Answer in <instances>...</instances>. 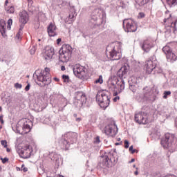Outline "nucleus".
<instances>
[{"instance_id":"nucleus-62","label":"nucleus","mask_w":177,"mask_h":177,"mask_svg":"<svg viewBox=\"0 0 177 177\" xmlns=\"http://www.w3.org/2000/svg\"><path fill=\"white\" fill-rule=\"evenodd\" d=\"M133 168H136V165H133Z\"/></svg>"},{"instance_id":"nucleus-53","label":"nucleus","mask_w":177,"mask_h":177,"mask_svg":"<svg viewBox=\"0 0 177 177\" xmlns=\"http://www.w3.org/2000/svg\"><path fill=\"white\" fill-rule=\"evenodd\" d=\"M62 42V39L61 38H58L57 39V45H59V44H60Z\"/></svg>"},{"instance_id":"nucleus-19","label":"nucleus","mask_w":177,"mask_h":177,"mask_svg":"<svg viewBox=\"0 0 177 177\" xmlns=\"http://www.w3.org/2000/svg\"><path fill=\"white\" fill-rule=\"evenodd\" d=\"M128 71H129V66H123L120 68V69L118 71L117 75L122 80L123 78H126L127 74H128Z\"/></svg>"},{"instance_id":"nucleus-39","label":"nucleus","mask_w":177,"mask_h":177,"mask_svg":"<svg viewBox=\"0 0 177 177\" xmlns=\"http://www.w3.org/2000/svg\"><path fill=\"white\" fill-rule=\"evenodd\" d=\"M95 84H103V77L100 75L97 80H95Z\"/></svg>"},{"instance_id":"nucleus-34","label":"nucleus","mask_w":177,"mask_h":177,"mask_svg":"<svg viewBox=\"0 0 177 177\" xmlns=\"http://www.w3.org/2000/svg\"><path fill=\"white\" fill-rule=\"evenodd\" d=\"M168 96H171V91H164L163 99H168Z\"/></svg>"},{"instance_id":"nucleus-27","label":"nucleus","mask_w":177,"mask_h":177,"mask_svg":"<svg viewBox=\"0 0 177 177\" xmlns=\"http://www.w3.org/2000/svg\"><path fill=\"white\" fill-rule=\"evenodd\" d=\"M176 23L177 20L174 23V22H170V25H165V32H167V34H171L172 32V30L175 29V27H176ZM172 24H174V26H172Z\"/></svg>"},{"instance_id":"nucleus-43","label":"nucleus","mask_w":177,"mask_h":177,"mask_svg":"<svg viewBox=\"0 0 177 177\" xmlns=\"http://www.w3.org/2000/svg\"><path fill=\"white\" fill-rule=\"evenodd\" d=\"M21 171H23L24 172H27V171H28V168L26 167L24 165H22L21 167Z\"/></svg>"},{"instance_id":"nucleus-21","label":"nucleus","mask_w":177,"mask_h":177,"mask_svg":"<svg viewBox=\"0 0 177 177\" xmlns=\"http://www.w3.org/2000/svg\"><path fill=\"white\" fill-rule=\"evenodd\" d=\"M28 21V13L26 10H22L19 12V22L22 24H26Z\"/></svg>"},{"instance_id":"nucleus-7","label":"nucleus","mask_w":177,"mask_h":177,"mask_svg":"<svg viewBox=\"0 0 177 177\" xmlns=\"http://www.w3.org/2000/svg\"><path fill=\"white\" fill-rule=\"evenodd\" d=\"M123 28L126 32H135L138 30V26L133 19H127L123 21Z\"/></svg>"},{"instance_id":"nucleus-26","label":"nucleus","mask_w":177,"mask_h":177,"mask_svg":"<svg viewBox=\"0 0 177 177\" xmlns=\"http://www.w3.org/2000/svg\"><path fill=\"white\" fill-rule=\"evenodd\" d=\"M71 57V55H70L68 54H66L64 53L59 52V60L62 63H67V62H68V60H70Z\"/></svg>"},{"instance_id":"nucleus-40","label":"nucleus","mask_w":177,"mask_h":177,"mask_svg":"<svg viewBox=\"0 0 177 177\" xmlns=\"http://www.w3.org/2000/svg\"><path fill=\"white\" fill-rule=\"evenodd\" d=\"M1 146H3V147L6 148V147H8V141L3 140L1 141Z\"/></svg>"},{"instance_id":"nucleus-13","label":"nucleus","mask_w":177,"mask_h":177,"mask_svg":"<svg viewBox=\"0 0 177 177\" xmlns=\"http://www.w3.org/2000/svg\"><path fill=\"white\" fill-rule=\"evenodd\" d=\"M135 121L138 122V124H147V122H149L147 113L142 111L136 112L135 114Z\"/></svg>"},{"instance_id":"nucleus-47","label":"nucleus","mask_w":177,"mask_h":177,"mask_svg":"<svg viewBox=\"0 0 177 177\" xmlns=\"http://www.w3.org/2000/svg\"><path fill=\"white\" fill-rule=\"evenodd\" d=\"M31 86L30 85V84H27V86L25 87V91H26V92H28V91H30V87Z\"/></svg>"},{"instance_id":"nucleus-64","label":"nucleus","mask_w":177,"mask_h":177,"mask_svg":"<svg viewBox=\"0 0 177 177\" xmlns=\"http://www.w3.org/2000/svg\"><path fill=\"white\" fill-rule=\"evenodd\" d=\"M0 111H2V107L0 106Z\"/></svg>"},{"instance_id":"nucleus-15","label":"nucleus","mask_w":177,"mask_h":177,"mask_svg":"<svg viewBox=\"0 0 177 177\" xmlns=\"http://www.w3.org/2000/svg\"><path fill=\"white\" fill-rule=\"evenodd\" d=\"M151 89L149 87H145L143 88L142 94H139L136 99L138 102H143V100H147L149 99V95H150Z\"/></svg>"},{"instance_id":"nucleus-2","label":"nucleus","mask_w":177,"mask_h":177,"mask_svg":"<svg viewBox=\"0 0 177 177\" xmlns=\"http://www.w3.org/2000/svg\"><path fill=\"white\" fill-rule=\"evenodd\" d=\"M121 48H122V43L120 41H115L106 47V52L109 50V53L111 60H120L122 57Z\"/></svg>"},{"instance_id":"nucleus-24","label":"nucleus","mask_w":177,"mask_h":177,"mask_svg":"<svg viewBox=\"0 0 177 177\" xmlns=\"http://www.w3.org/2000/svg\"><path fill=\"white\" fill-rule=\"evenodd\" d=\"M47 31L49 37H55V35H57L56 33V26L53 24H49Z\"/></svg>"},{"instance_id":"nucleus-20","label":"nucleus","mask_w":177,"mask_h":177,"mask_svg":"<svg viewBox=\"0 0 177 177\" xmlns=\"http://www.w3.org/2000/svg\"><path fill=\"white\" fill-rule=\"evenodd\" d=\"M32 128V122L30 120H24V124L22 127L23 133H28Z\"/></svg>"},{"instance_id":"nucleus-54","label":"nucleus","mask_w":177,"mask_h":177,"mask_svg":"<svg viewBox=\"0 0 177 177\" xmlns=\"http://www.w3.org/2000/svg\"><path fill=\"white\" fill-rule=\"evenodd\" d=\"M131 162H135V158H132L131 161L129 162V164H131Z\"/></svg>"},{"instance_id":"nucleus-45","label":"nucleus","mask_w":177,"mask_h":177,"mask_svg":"<svg viewBox=\"0 0 177 177\" xmlns=\"http://www.w3.org/2000/svg\"><path fill=\"white\" fill-rule=\"evenodd\" d=\"M129 147V142H128V140H124V148L128 149Z\"/></svg>"},{"instance_id":"nucleus-1","label":"nucleus","mask_w":177,"mask_h":177,"mask_svg":"<svg viewBox=\"0 0 177 177\" xmlns=\"http://www.w3.org/2000/svg\"><path fill=\"white\" fill-rule=\"evenodd\" d=\"M161 145L164 149H168L170 151H175L177 149V138L175 135L167 133L161 140Z\"/></svg>"},{"instance_id":"nucleus-23","label":"nucleus","mask_w":177,"mask_h":177,"mask_svg":"<svg viewBox=\"0 0 177 177\" xmlns=\"http://www.w3.org/2000/svg\"><path fill=\"white\" fill-rule=\"evenodd\" d=\"M115 84L118 86L116 91L118 95V93H121V92L125 89V82L124 81V79H120V81L118 80L115 82Z\"/></svg>"},{"instance_id":"nucleus-17","label":"nucleus","mask_w":177,"mask_h":177,"mask_svg":"<svg viewBox=\"0 0 177 177\" xmlns=\"http://www.w3.org/2000/svg\"><path fill=\"white\" fill-rule=\"evenodd\" d=\"M154 46V41L150 39L144 40L141 44V48L144 52H149Z\"/></svg>"},{"instance_id":"nucleus-63","label":"nucleus","mask_w":177,"mask_h":177,"mask_svg":"<svg viewBox=\"0 0 177 177\" xmlns=\"http://www.w3.org/2000/svg\"><path fill=\"white\" fill-rule=\"evenodd\" d=\"M7 3H9V2L8 1H6V5H7Z\"/></svg>"},{"instance_id":"nucleus-35","label":"nucleus","mask_w":177,"mask_h":177,"mask_svg":"<svg viewBox=\"0 0 177 177\" xmlns=\"http://www.w3.org/2000/svg\"><path fill=\"white\" fill-rule=\"evenodd\" d=\"M139 2V4L140 6H143L144 5H146L150 0H138Z\"/></svg>"},{"instance_id":"nucleus-6","label":"nucleus","mask_w":177,"mask_h":177,"mask_svg":"<svg viewBox=\"0 0 177 177\" xmlns=\"http://www.w3.org/2000/svg\"><path fill=\"white\" fill-rule=\"evenodd\" d=\"M77 133L69 132L64 136H62L63 138L59 141V143H62L64 147L67 148L70 146V141L68 140H71L72 143H74V142H77Z\"/></svg>"},{"instance_id":"nucleus-16","label":"nucleus","mask_w":177,"mask_h":177,"mask_svg":"<svg viewBox=\"0 0 177 177\" xmlns=\"http://www.w3.org/2000/svg\"><path fill=\"white\" fill-rule=\"evenodd\" d=\"M18 153L22 158H29L30 151V146L26 145L18 150Z\"/></svg>"},{"instance_id":"nucleus-33","label":"nucleus","mask_w":177,"mask_h":177,"mask_svg":"<svg viewBox=\"0 0 177 177\" xmlns=\"http://www.w3.org/2000/svg\"><path fill=\"white\" fill-rule=\"evenodd\" d=\"M50 157L52 161H57V157H58V156H57V153H51L50 154Z\"/></svg>"},{"instance_id":"nucleus-61","label":"nucleus","mask_w":177,"mask_h":177,"mask_svg":"<svg viewBox=\"0 0 177 177\" xmlns=\"http://www.w3.org/2000/svg\"><path fill=\"white\" fill-rule=\"evenodd\" d=\"M7 151L8 152L10 151V149L9 148H7Z\"/></svg>"},{"instance_id":"nucleus-22","label":"nucleus","mask_w":177,"mask_h":177,"mask_svg":"<svg viewBox=\"0 0 177 177\" xmlns=\"http://www.w3.org/2000/svg\"><path fill=\"white\" fill-rule=\"evenodd\" d=\"M115 82H117V81L110 80L108 83L109 89L113 92V96H118V91H117V85H115Z\"/></svg>"},{"instance_id":"nucleus-18","label":"nucleus","mask_w":177,"mask_h":177,"mask_svg":"<svg viewBox=\"0 0 177 177\" xmlns=\"http://www.w3.org/2000/svg\"><path fill=\"white\" fill-rule=\"evenodd\" d=\"M104 16V12L100 8L95 9L91 13V17L93 20H97V19H102Z\"/></svg>"},{"instance_id":"nucleus-41","label":"nucleus","mask_w":177,"mask_h":177,"mask_svg":"<svg viewBox=\"0 0 177 177\" xmlns=\"http://www.w3.org/2000/svg\"><path fill=\"white\" fill-rule=\"evenodd\" d=\"M22 87L23 86L21 85V84H19V83L15 84V88H16V89H21Z\"/></svg>"},{"instance_id":"nucleus-4","label":"nucleus","mask_w":177,"mask_h":177,"mask_svg":"<svg viewBox=\"0 0 177 177\" xmlns=\"http://www.w3.org/2000/svg\"><path fill=\"white\" fill-rule=\"evenodd\" d=\"M37 80L42 82L41 86H46L52 82L50 79V73H49V68H46L44 71H41L39 74H37Z\"/></svg>"},{"instance_id":"nucleus-50","label":"nucleus","mask_w":177,"mask_h":177,"mask_svg":"<svg viewBox=\"0 0 177 177\" xmlns=\"http://www.w3.org/2000/svg\"><path fill=\"white\" fill-rule=\"evenodd\" d=\"M117 100H120V96L116 95V97L113 98V102H117Z\"/></svg>"},{"instance_id":"nucleus-25","label":"nucleus","mask_w":177,"mask_h":177,"mask_svg":"<svg viewBox=\"0 0 177 177\" xmlns=\"http://www.w3.org/2000/svg\"><path fill=\"white\" fill-rule=\"evenodd\" d=\"M71 49L72 48L70 45L64 44L62 48L60 49L59 52H61L62 53H65L66 55H71V53H72Z\"/></svg>"},{"instance_id":"nucleus-36","label":"nucleus","mask_w":177,"mask_h":177,"mask_svg":"<svg viewBox=\"0 0 177 177\" xmlns=\"http://www.w3.org/2000/svg\"><path fill=\"white\" fill-rule=\"evenodd\" d=\"M23 27H24V25L21 26L19 32L16 35L15 38H17V39H20V33L21 32V31L23 30Z\"/></svg>"},{"instance_id":"nucleus-12","label":"nucleus","mask_w":177,"mask_h":177,"mask_svg":"<svg viewBox=\"0 0 177 177\" xmlns=\"http://www.w3.org/2000/svg\"><path fill=\"white\" fill-rule=\"evenodd\" d=\"M12 24H13V20L12 19H8L7 26L5 21H0V32H1L3 37H6V28L7 30H10L12 28Z\"/></svg>"},{"instance_id":"nucleus-11","label":"nucleus","mask_w":177,"mask_h":177,"mask_svg":"<svg viewBox=\"0 0 177 177\" xmlns=\"http://www.w3.org/2000/svg\"><path fill=\"white\" fill-rule=\"evenodd\" d=\"M162 51L166 55L167 62H170L171 63H174V62H176L177 56L174 52H172L170 46H165L162 48Z\"/></svg>"},{"instance_id":"nucleus-60","label":"nucleus","mask_w":177,"mask_h":177,"mask_svg":"<svg viewBox=\"0 0 177 177\" xmlns=\"http://www.w3.org/2000/svg\"><path fill=\"white\" fill-rule=\"evenodd\" d=\"M77 121H81V118H78L76 119Z\"/></svg>"},{"instance_id":"nucleus-57","label":"nucleus","mask_w":177,"mask_h":177,"mask_svg":"<svg viewBox=\"0 0 177 177\" xmlns=\"http://www.w3.org/2000/svg\"><path fill=\"white\" fill-rule=\"evenodd\" d=\"M140 16L142 18V17H145V14L140 12Z\"/></svg>"},{"instance_id":"nucleus-38","label":"nucleus","mask_w":177,"mask_h":177,"mask_svg":"<svg viewBox=\"0 0 177 177\" xmlns=\"http://www.w3.org/2000/svg\"><path fill=\"white\" fill-rule=\"evenodd\" d=\"M166 15H169V17L165 18V19H164V23H167V21H169V20H171V13H169V11H167V12H166Z\"/></svg>"},{"instance_id":"nucleus-44","label":"nucleus","mask_w":177,"mask_h":177,"mask_svg":"<svg viewBox=\"0 0 177 177\" xmlns=\"http://www.w3.org/2000/svg\"><path fill=\"white\" fill-rule=\"evenodd\" d=\"M68 17L71 20H74L75 19V15H74V13L71 12L69 15Z\"/></svg>"},{"instance_id":"nucleus-28","label":"nucleus","mask_w":177,"mask_h":177,"mask_svg":"<svg viewBox=\"0 0 177 177\" xmlns=\"http://www.w3.org/2000/svg\"><path fill=\"white\" fill-rule=\"evenodd\" d=\"M75 99L77 100L80 101V102H85V99H86L85 95L83 94L82 93H77L76 96H75Z\"/></svg>"},{"instance_id":"nucleus-56","label":"nucleus","mask_w":177,"mask_h":177,"mask_svg":"<svg viewBox=\"0 0 177 177\" xmlns=\"http://www.w3.org/2000/svg\"><path fill=\"white\" fill-rule=\"evenodd\" d=\"M132 150H133V145H131V146L129 147V151H132Z\"/></svg>"},{"instance_id":"nucleus-49","label":"nucleus","mask_w":177,"mask_h":177,"mask_svg":"<svg viewBox=\"0 0 177 177\" xmlns=\"http://www.w3.org/2000/svg\"><path fill=\"white\" fill-rule=\"evenodd\" d=\"M95 143H100V138L99 137L95 138Z\"/></svg>"},{"instance_id":"nucleus-14","label":"nucleus","mask_w":177,"mask_h":177,"mask_svg":"<svg viewBox=\"0 0 177 177\" xmlns=\"http://www.w3.org/2000/svg\"><path fill=\"white\" fill-rule=\"evenodd\" d=\"M55 55V48L52 46H46L44 50L43 56L45 60H50Z\"/></svg>"},{"instance_id":"nucleus-42","label":"nucleus","mask_w":177,"mask_h":177,"mask_svg":"<svg viewBox=\"0 0 177 177\" xmlns=\"http://www.w3.org/2000/svg\"><path fill=\"white\" fill-rule=\"evenodd\" d=\"M35 50H37V48L34 46L32 47V48L30 50V55H34L35 53Z\"/></svg>"},{"instance_id":"nucleus-55","label":"nucleus","mask_w":177,"mask_h":177,"mask_svg":"<svg viewBox=\"0 0 177 177\" xmlns=\"http://www.w3.org/2000/svg\"><path fill=\"white\" fill-rule=\"evenodd\" d=\"M61 70H62V71H64V70H66V67L64 66H62Z\"/></svg>"},{"instance_id":"nucleus-59","label":"nucleus","mask_w":177,"mask_h":177,"mask_svg":"<svg viewBox=\"0 0 177 177\" xmlns=\"http://www.w3.org/2000/svg\"><path fill=\"white\" fill-rule=\"evenodd\" d=\"M17 171H21V168H20V167H17Z\"/></svg>"},{"instance_id":"nucleus-3","label":"nucleus","mask_w":177,"mask_h":177,"mask_svg":"<svg viewBox=\"0 0 177 177\" xmlns=\"http://www.w3.org/2000/svg\"><path fill=\"white\" fill-rule=\"evenodd\" d=\"M117 157V151L115 150L111 151L107 155L101 156L100 158V167L101 168H107L111 167V162L115 161Z\"/></svg>"},{"instance_id":"nucleus-37","label":"nucleus","mask_w":177,"mask_h":177,"mask_svg":"<svg viewBox=\"0 0 177 177\" xmlns=\"http://www.w3.org/2000/svg\"><path fill=\"white\" fill-rule=\"evenodd\" d=\"M62 80H64V82H68L70 81V77L68 75H63Z\"/></svg>"},{"instance_id":"nucleus-48","label":"nucleus","mask_w":177,"mask_h":177,"mask_svg":"<svg viewBox=\"0 0 177 177\" xmlns=\"http://www.w3.org/2000/svg\"><path fill=\"white\" fill-rule=\"evenodd\" d=\"M3 164H5V162H8L9 161V159L8 158H1Z\"/></svg>"},{"instance_id":"nucleus-46","label":"nucleus","mask_w":177,"mask_h":177,"mask_svg":"<svg viewBox=\"0 0 177 177\" xmlns=\"http://www.w3.org/2000/svg\"><path fill=\"white\" fill-rule=\"evenodd\" d=\"M10 57H8V55H5L4 57H3V60L4 62H10Z\"/></svg>"},{"instance_id":"nucleus-29","label":"nucleus","mask_w":177,"mask_h":177,"mask_svg":"<svg viewBox=\"0 0 177 177\" xmlns=\"http://www.w3.org/2000/svg\"><path fill=\"white\" fill-rule=\"evenodd\" d=\"M152 73L153 74H161L162 73V68L160 66H157L156 64Z\"/></svg>"},{"instance_id":"nucleus-51","label":"nucleus","mask_w":177,"mask_h":177,"mask_svg":"<svg viewBox=\"0 0 177 177\" xmlns=\"http://www.w3.org/2000/svg\"><path fill=\"white\" fill-rule=\"evenodd\" d=\"M0 122L3 124V115H0Z\"/></svg>"},{"instance_id":"nucleus-52","label":"nucleus","mask_w":177,"mask_h":177,"mask_svg":"<svg viewBox=\"0 0 177 177\" xmlns=\"http://www.w3.org/2000/svg\"><path fill=\"white\" fill-rule=\"evenodd\" d=\"M136 171L134 172V175L138 176V175H139V171H138L139 168L136 167Z\"/></svg>"},{"instance_id":"nucleus-5","label":"nucleus","mask_w":177,"mask_h":177,"mask_svg":"<svg viewBox=\"0 0 177 177\" xmlns=\"http://www.w3.org/2000/svg\"><path fill=\"white\" fill-rule=\"evenodd\" d=\"M96 100L99 102V105L102 109H106L110 106V97L106 93H99L96 95Z\"/></svg>"},{"instance_id":"nucleus-8","label":"nucleus","mask_w":177,"mask_h":177,"mask_svg":"<svg viewBox=\"0 0 177 177\" xmlns=\"http://www.w3.org/2000/svg\"><path fill=\"white\" fill-rule=\"evenodd\" d=\"M118 132V128L115 123H111L110 124L106 125L103 130V133H105L107 136H111L114 138L115 135H117Z\"/></svg>"},{"instance_id":"nucleus-30","label":"nucleus","mask_w":177,"mask_h":177,"mask_svg":"<svg viewBox=\"0 0 177 177\" xmlns=\"http://www.w3.org/2000/svg\"><path fill=\"white\" fill-rule=\"evenodd\" d=\"M167 3L170 8H172L174 6H176L177 0H167Z\"/></svg>"},{"instance_id":"nucleus-58","label":"nucleus","mask_w":177,"mask_h":177,"mask_svg":"<svg viewBox=\"0 0 177 177\" xmlns=\"http://www.w3.org/2000/svg\"><path fill=\"white\" fill-rule=\"evenodd\" d=\"M135 153H136V149H133L131 151V154H133Z\"/></svg>"},{"instance_id":"nucleus-10","label":"nucleus","mask_w":177,"mask_h":177,"mask_svg":"<svg viewBox=\"0 0 177 177\" xmlns=\"http://www.w3.org/2000/svg\"><path fill=\"white\" fill-rule=\"evenodd\" d=\"M156 64H157V58H156L155 55H153L145 62V68H146L147 73L151 74Z\"/></svg>"},{"instance_id":"nucleus-32","label":"nucleus","mask_w":177,"mask_h":177,"mask_svg":"<svg viewBox=\"0 0 177 177\" xmlns=\"http://www.w3.org/2000/svg\"><path fill=\"white\" fill-rule=\"evenodd\" d=\"M6 10L7 13H15V7L13 6L6 7Z\"/></svg>"},{"instance_id":"nucleus-9","label":"nucleus","mask_w":177,"mask_h":177,"mask_svg":"<svg viewBox=\"0 0 177 177\" xmlns=\"http://www.w3.org/2000/svg\"><path fill=\"white\" fill-rule=\"evenodd\" d=\"M73 73L78 78H82L88 75V69L80 64H76L73 66Z\"/></svg>"},{"instance_id":"nucleus-31","label":"nucleus","mask_w":177,"mask_h":177,"mask_svg":"<svg viewBox=\"0 0 177 177\" xmlns=\"http://www.w3.org/2000/svg\"><path fill=\"white\" fill-rule=\"evenodd\" d=\"M74 104L76 106V107H82V106H84V102L75 99L74 101Z\"/></svg>"}]
</instances>
